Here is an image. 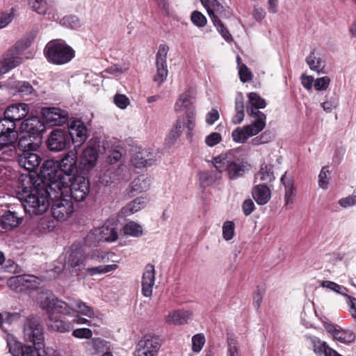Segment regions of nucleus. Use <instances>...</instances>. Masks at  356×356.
Instances as JSON below:
<instances>
[{"instance_id":"1","label":"nucleus","mask_w":356,"mask_h":356,"mask_svg":"<svg viewBox=\"0 0 356 356\" xmlns=\"http://www.w3.org/2000/svg\"><path fill=\"white\" fill-rule=\"evenodd\" d=\"M77 152H68L60 160L59 165L54 160L45 161L40 169V178L51 190H57L69 185L73 176L77 172Z\"/></svg>"},{"instance_id":"2","label":"nucleus","mask_w":356,"mask_h":356,"mask_svg":"<svg viewBox=\"0 0 356 356\" xmlns=\"http://www.w3.org/2000/svg\"><path fill=\"white\" fill-rule=\"evenodd\" d=\"M24 336L26 341L33 343L34 347L24 346L21 356H60L52 349L44 348V332L39 321L34 317L28 318L24 326Z\"/></svg>"},{"instance_id":"3","label":"nucleus","mask_w":356,"mask_h":356,"mask_svg":"<svg viewBox=\"0 0 356 356\" xmlns=\"http://www.w3.org/2000/svg\"><path fill=\"white\" fill-rule=\"evenodd\" d=\"M42 185L31 188L29 195L24 197V207L26 213L30 216H38L44 213L49 207V197L57 198V190H51L48 184L40 178Z\"/></svg>"},{"instance_id":"4","label":"nucleus","mask_w":356,"mask_h":356,"mask_svg":"<svg viewBox=\"0 0 356 356\" xmlns=\"http://www.w3.org/2000/svg\"><path fill=\"white\" fill-rule=\"evenodd\" d=\"M213 165L219 175L214 179L209 180V184H212L216 179H220V174L225 171L230 179H235L243 176L245 172V165L240 161H232L227 155H220L213 159Z\"/></svg>"},{"instance_id":"5","label":"nucleus","mask_w":356,"mask_h":356,"mask_svg":"<svg viewBox=\"0 0 356 356\" xmlns=\"http://www.w3.org/2000/svg\"><path fill=\"white\" fill-rule=\"evenodd\" d=\"M44 53L47 60L56 65L65 64L74 57V51L70 46L60 42H49Z\"/></svg>"},{"instance_id":"6","label":"nucleus","mask_w":356,"mask_h":356,"mask_svg":"<svg viewBox=\"0 0 356 356\" xmlns=\"http://www.w3.org/2000/svg\"><path fill=\"white\" fill-rule=\"evenodd\" d=\"M58 197L63 196L65 193L70 191L71 197L76 202L83 201L90 192V183L88 179L81 175L73 176L69 185L58 189Z\"/></svg>"},{"instance_id":"7","label":"nucleus","mask_w":356,"mask_h":356,"mask_svg":"<svg viewBox=\"0 0 356 356\" xmlns=\"http://www.w3.org/2000/svg\"><path fill=\"white\" fill-rule=\"evenodd\" d=\"M258 115L259 118L254 119L251 124L237 127L232 131V137L234 142L243 144L248 138L257 135L265 128L264 116L261 113Z\"/></svg>"},{"instance_id":"8","label":"nucleus","mask_w":356,"mask_h":356,"mask_svg":"<svg viewBox=\"0 0 356 356\" xmlns=\"http://www.w3.org/2000/svg\"><path fill=\"white\" fill-rule=\"evenodd\" d=\"M30 45L27 40L18 41L6 53L3 60L0 62V74H5L22 63V59L19 56Z\"/></svg>"},{"instance_id":"9","label":"nucleus","mask_w":356,"mask_h":356,"mask_svg":"<svg viewBox=\"0 0 356 356\" xmlns=\"http://www.w3.org/2000/svg\"><path fill=\"white\" fill-rule=\"evenodd\" d=\"M161 346V339L158 337L146 335L137 343L134 356H156Z\"/></svg>"},{"instance_id":"10","label":"nucleus","mask_w":356,"mask_h":356,"mask_svg":"<svg viewBox=\"0 0 356 356\" xmlns=\"http://www.w3.org/2000/svg\"><path fill=\"white\" fill-rule=\"evenodd\" d=\"M52 204L51 213L53 217L58 221H65L68 219L74 212V204L70 198L63 196L54 198Z\"/></svg>"},{"instance_id":"11","label":"nucleus","mask_w":356,"mask_h":356,"mask_svg":"<svg viewBox=\"0 0 356 356\" xmlns=\"http://www.w3.org/2000/svg\"><path fill=\"white\" fill-rule=\"evenodd\" d=\"M169 51V47L166 44H161L156 55V73L154 76V81L158 85H161L168 74L167 66V56Z\"/></svg>"},{"instance_id":"12","label":"nucleus","mask_w":356,"mask_h":356,"mask_svg":"<svg viewBox=\"0 0 356 356\" xmlns=\"http://www.w3.org/2000/svg\"><path fill=\"white\" fill-rule=\"evenodd\" d=\"M47 146L51 151H61L70 144V137L67 131L60 129L53 130L48 139Z\"/></svg>"},{"instance_id":"13","label":"nucleus","mask_w":356,"mask_h":356,"mask_svg":"<svg viewBox=\"0 0 356 356\" xmlns=\"http://www.w3.org/2000/svg\"><path fill=\"white\" fill-rule=\"evenodd\" d=\"M41 306L42 309L47 311V314H49V313L68 314H70L69 309H72L69 300L68 302H65L56 298L53 296H46L41 301Z\"/></svg>"},{"instance_id":"14","label":"nucleus","mask_w":356,"mask_h":356,"mask_svg":"<svg viewBox=\"0 0 356 356\" xmlns=\"http://www.w3.org/2000/svg\"><path fill=\"white\" fill-rule=\"evenodd\" d=\"M8 286L13 291L22 292L36 287V278L30 275H22L10 277Z\"/></svg>"},{"instance_id":"15","label":"nucleus","mask_w":356,"mask_h":356,"mask_svg":"<svg viewBox=\"0 0 356 356\" xmlns=\"http://www.w3.org/2000/svg\"><path fill=\"white\" fill-rule=\"evenodd\" d=\"M248 97V103L250 105L247 107L248 115L251 118L258 119V114L261 113L264 116V122H266V115L259 111L260 108H264L266 106V100L254 92H250Z\"/></svg>"},{"instance_id":"16","label":"nucleus","mask_w":356,"mask_h":356,"mask_svg":"<svg viewBox=\"0 0 356 356\" xmlns=\"http://www.w3.org/2000/svg\"><path fill=\"white\" fill-rule=\"evenodd\" d=\"M68 134L75 147H80L87 139V129L80 120L71 123Z\"/></svg>"},{"instance_id":"17","label":"nucleus","mask_w":356,"mask_h":356,"mask_svg":"<svg viewBox=\"0 0 356 356\" xmlns=\"http://www.w3.org/2000/svg\"><path fill=\"white\" fill-rule=\"evenodd\" d=\"M43 117L47 123L51 126H60L68 119L67 113L58 108H50L43 111Z\"/></svg>"},{"instance_id":"18","label":"nucleus","mask_w":356,"mask_h":356,"mask_svg":"<svg viewBox=\"0 0 356 356\" xmlns=\"http://www.w3.org/2000/svg\"><path fill=\"white\" fill-rule=\"evenodd\" d=\"M34 151H25L19 155L18 162L20 166L28 171L35 170L41 163V157Z\"/></svg>"},{"instance_id":"19","label":"nucleus","mask_w":356,"mask_h":356,"mask_svg":"<svg viewBox=\"0 0 356 356\" xmlns=\"http://www.w3.org/2000/svg\"><path fill=\"white\" fill-rule=\"evenodd\" d=\"M29 107L27 104L19 103L8 106L4 112V118L15 123L27 115Z\"/></svg>"},{"instance_id":"20","label":"nucleus","mask_w":356,"mask_h":356,"mask_svg":"<svg viewBox=\"0 0 356 356\" xmlns=\"http://www.w3.org/2000/svg\"><path fill=\"white\" fill-rule=\"evenodd\" d=\"M155 281V270L152 264H147L142 277V293L145 297H150L152 294L153 286Z\"/></svg>"},{"instance_id":"21","label":"nucleus","mask_w":356,"mask_h":356,"mask_svg":"<svg viewBox=\"0 0 356 356\" xmlns=\"http://www.w3.org/2000/svg\"><path fill=\"white\" fill-rule=\"evenodd\" d=\"M99 154L96 148L89 147L84 149L81 156L80 165L83 171H90L97 164Z\"/></svg>"},{"instance_id":"22","label":"nucleus","mask_w":356,"mask_h":356,"mask_svg":"<svg viewBox=\"0 0 356 356\" xmlns=\"http://www.w3.org/2000/svg\"><path fill=\"white\" fill-rule=\"evenodd\" d=\"M16 140L17 136L14 135L8 136L7 139L0 140V160H10L15 156Z\"/></svg>"},{"instance_id":"23","label":"nucleus","mask_w":356,"mask_h":356,"mask_svg":"<svg viewBox=\"0 0 356 356\" xmlns=\"http://www.w3.org/2000/svg\"><path fill=\"white\" fill-rule=\"evenodd\" d=\"M20 129L22 133L31 135L35 138L44 130V126L38 118L33 117L22 122Z\"/></svg>"},{"instance_id":"24","label":"nucleus","mask_w":356,"mask_h":356,"mask_svg":"<svg viewBox=\"0 0 356 356\" xmlns=\"http://www.w3.org/2000/svg\"><path fill=\"white\" fill-rule=\"evenodd\" d=\"M281 182L284 186V205H291L294 202L296 197V188L293 184V179L286 172L282 177Z\"/></svg>"},{"instance_id":"25","label":"nucleus","mask_w":356,"mask_h":356,"mask_svg":"<svg viewBox=\"0 0 356 356\" xmlns=\"http://www.w3.org/2000/svg\"><path fill=\"white\" fill-rule=\"evenodd\" d=\"M195 111L193 108H188L184 117L179 118L173 127V129L179 132L181 134L185 127L189 131L192 130L195 127Z\"/></svg>"},{"instance_id":"26","label":"nucleus","mask_w":356,"mask_h":356,"mask_svg":"<svg viewBox=\"0 0 356 356\" xmlns=\"http://www.w3.org/2000/svg\"><path fill=\"white\" fill-rule=\"evenodd\" d=\"M47 326L49 329L60 332H69L72 328L70 322L63 321L56 314L51 313L48 314Z\"/></svg>"},{"instance_id":"27","label":"nucleus","mask_w":356,"mask_h":356,"mask_svg":"<svg viewBox=\"0 0 356 356\" xmlns=\"http://www.w3.org/2000/svg\"><path fill=\"white\" fill-rule=\"evenodd\" d=\"M252 197L259 205L266 204L270 199L271 192L266 184H257L253 187Z\"/></svg>"},{"instance_id":"28","label":"nucleus","mask_w":356,"mask_h":356,"mask_svg":"<svg viewBox=\"0 0 356 356\" xmlns=\"http://www.w3.org/2000/svg\"><path fill=\"white\" fill-rule=\"evenodd\" d=\"M154 161V155L146 150L137 152L131 159V162L137 168L149 166L152 165Z\"/></svg>"},{"instance_id":"29","label":"nucleus","mask_w":356,"mask_h":356,"mask_svg":"<svg viewBox=\"0 0 356 356\" xmlns=\"http://www.w3.org/2000/svg\"><path fill=\"white\" fill-rule=\"evenodd\" d=\"M68 300L70 301L72 309H73L74 312L81 314L83 316H86L88 318H92L96 317L95 312L93 308L88 305L86 302H83L81 300H76L72 298H69Z\"/></svg>"},{"instance_id":"30","label":"nucleus","mask_w":356,"mask_h":356,"mask_svg":"<svg viewBox=\"0 0 356 356\" xmlns=\"http://www.w3.org/2000/svg\"><path fill=\"white\" fill-rule=\"evenodd\" d=\"M22 222V218L16 212L7 211L0 218V225L5 229H12Z\"/></svg>"},{"instance_id":"31","label":"nucleus","mask_w":356,"mask_h":356,"mask_svg":"<svg viewBox=\"0 0 356 356\" xmlns=\"http://www.w3.org/2000/svg\"><path fill=\"white\" fill-rule=\"evenodd\" d=\"M191 315L192 313L189 311H173L165 317V321L168 324L181 325L186 323Z\"/></svg>"},{"instance_id":"32","label":"nucleus","mask_w":356,"mask_h":356,"mask_svg":"<svg viewBox=\"0 0 356 356\" xmlns=\"http://www.w3.org/2000/svg\"><path fill=\"white\" fill-rule=\"evenodd\" d=\"M37 138L33 136L22 133L18 142L19 149L24 152L25 151H35L39 147V143L35 141Z\"/></svg>"},{"instance_id":"33","label":"nucleus","mask_w":356,"mask_h":356,"mask_svg":"<svg viewBox=\"0 0 356 356\" xmlns=\"http://www.w3.org/2000/svg\"><path fill=\"white\" fill-rule=\"evenodd\" d=\"M97 229L100 232V238L102 241L113 242L118 238L117 229L113 224L106 223L102 227Z\"/></svg>"},{"instance_id":"34","label":"nucleus","mask_w":356,"mask_h":356,"mask_svg":"<svg viewBox=\"0 0 356 356\" xmlns=\"http://www.w3.org/2000/svg\"><path fill=\"white\" fill-rule=\"evenodd\" d=\"M202 4L207 9L208 15L212 21L218 19V17L216 13L221 15L223 7L217 0H201Z\"/></svg>"},{"instance_id":"35","label":"nucleus","mask_w":356,"mask_h":356,"mask_svg":"<svg viewBox=\"0 0 356 356\" xmlns=\"http://www.w3.org/2000/svg\"><path fill=\"white\" fill-rule=\"evenodd\" d=\"M68 264L76 270L86 266V257L81 250H73L70 254Z\"/></svg>"},{"instance_id":"36","label":"nucleus","mask_w":356,"mask_h":356,"mask_svg":"<svg viewBox=\"0 0 356 356\" xmlns=\"http://www.w3.org/2000/svg\"><path fill=\"white\" fill-rule=\"evenodd\" d=\"M275 179L273 171V165L270 164H262L259 171L255 177V181H264L270 183Z\"/></svg>"},{"instance_id":"37","label":"nucleus","mask_w":356,"mask_h":356,"mask_svg":"<svg viewBox=\"0 0 356 356\" xmlns=\"http://www.w3.org/2000/svg\"><path fill=\"white\" fill-rule=\"evenodd\" d=\"M15 123L8 120L5 118L0 120V140L7 139L9 135L17 136V133L15 131Z\"/></svg>"},{"instance_id":"38","label":"nucleus","mask_w":356,"mask_h":356,"mask_svg":"<svg viewBox=\"0 0 356 356\" xmlns=\"http://www.w3.org/2000/svg\"><path fill=\"white\" fill-rule=\"evenodd\" d=\"M149 188V181L147 177L140 175L134 179L131 184V191L140 193L147 191Z\"/></svg>"},{"instance_id":"39","label":"nucleus","mask_w":356,"mask_h":356,"mask_svg":"<svg viewBox=\"0 0 356 356\" xmlns=\"http://www.w3.org/2000/svg\"><path fill=\"white\" fill-rule=\"evenodd\" d=\"M145 204V198L143 197H138L134 200L132 202L129 203L126 207H124L122 212L127 216L133 214L138 211H140Z\"/></svg>"},{"instance_id":"40","label":"nucleus","mask_w":356,"mask_h":356,"mask_svg":"<svg viewBox=\"0 0 356 356\" xmlns=\"http://www.w3.org/2000/svg\"><path fill=\"white\" fill-rule=\"evenodd\" d=\"M314 350L318 356H342L336 350L330 348L325 342L318 341L314 343Z\"/></svg>"},{"instance_id":"41","label":"nucleus","mask_w":356,"mask_h":356,"mask_svg":"<svg viewBox=\"0 0 356 356\" xmlns=\"http://www.w3.org/2000/svg\"><path fill=\"white\" fill-rule=\"evenodd\" d=\"M106 345V341L99 338L92 339L90 341L86 343V348L87 351L90 354H97L104 350V348Z\"/></svg>"},{"instance_id":"42","label":"nucleus","mask_w":356,"mask_h":356,"mask_svg":"<svg viewBox=\"0 0 356 356\" xmlns=\"http://www.w3.org/2000/svg\"><path fill=\"white\" fill-rule=\"evenodd\" d=\"M307 63L310 69L318 73L322 72L325 67V61L319 56H316L314 52H312L307 58Z\"/></svg>"},{"instance_id":"43","label":"nucleus","mask_w":356,"mask_h":356,"mask_svg":"<svg viewBox=\"0 0 356 356\" xmlns=\"http://www.w3.org/2000/svg\"><path fill=\"white\" fill-rule=\"evenodd\" d=\"M193 97L189 92H186L180 95L179 99L175 104V110L181 111L184 108H188L193 102Z\"/></svg>"},{"instance_id":"44","label":"nucleus","mask_w":356,"mask_h":356,"mask_svg":"<svg viewBox=\"0 0 356 356\" xmlns=\"http://www.w3.org/2000/svg\"><path fill=\"white\" fill-rule=\"evenodd\" d=\"M124 234L134 237H139L143 234L142 227L133 221L127 222L123 227Z\"/></svg>"},{"instance_id":"45","label":"nucleus","mask_w":356,"mask_h":356,"mask_svg":"<svg viewBox=\"0 0 356 356\" xmlns=\"http://www.w3.org/2000/svg\"><path fill=\"white\" fill-rule=\"evenodd\" d=\"M118 268L117 264L102 265L97 267L88 268L87 273L90 275H95L97 274H105L109 272L114 271Z\"/></svg>"},{"instance_id":"46","label":"nucleus","mask_w":356,"mask_h":356,"mask_svg":"<svg viewBox=\"0 0 356 356\" xmlns=\"http://www.w3.org/2000/svg\"><path fill=\"white\" fill-rule=\"evenodd\" d=\"M334 339L341 343H349L355 341V335L350 330L339 329Z\"/></svg>"},{"instance_id":"47","label":"nucleus","mask_w":356,"mask_h":356,"mask_svg":"<svg viewBox=\"0 0 356 356\" xmlns=\"http://www.w3.org/2000/svg\"><path fill=\"white\" fill-rule=\"evenodd\" d=\"M99 232L97 228L92 229L86 236L85 242L87 245L92 246L96 245L100 241H102L100 238Z\"/></svg>"},{"instance_id":"48","label":"nucleus","mask_w":356,"mask_h":356,"mask_svg":"<svg viewBox=\"0 0 356 356\" xmlns=\"http://www.w3.org/2000/svg\"><path fill=\"white\" fill-rule=\"evenodd\" d=\"M235 225L232 221H226L222 225V236L224 239L229 241L234 236Z\"/></svg>"},{"instance_id":"49","label":"nucleus","mask_w":356,"mask_h":356,"mask_svg":"<svg viewBox=\"0 0 356 356\" xmlns=\"http://www.w3.org/2000/svg\"><path fill=\"white\" fill-rule=\"evenodd\" d=\"M218 31L227 42H232L233 38L228 29L224 26L222 22L218 19L212 21Z\"/></svg>"},{"instance_id":"50","label":"nucleus","mask_w":356,"mask_h":356,"mask_svg":"<svg viewBox=\"0 0 356 356\" xmlns=\"http://www.w3.org/2000/svg\"><path fill=\"white\" fill-rule=\"evenodd\" d=\"M205 343V337L202 334H197L192 338V349L193 352L199 353Z\"/></svg>"},{"instance_id":"51","label":"nucleus","mask_w":356,"mask_h":356,"mask_svg":"<svg viewBox=\"0 0 356 356\" xmlns=\"http://www.w3.org/2000/svg\"><path fill=\"white\" fill-rule=\"evenodd\" d=\"M29 3L31 5L33 9L39 14L44 15L46 13L47 10V4L44 0H33L30 1Z\"/></svg>"},{"instance_id":"52","label":"nucleus","mask_w":356,"mask_h":356,"mask_svg":"<svg viewBox=\"0 0 356 356\" xmlns=\"http://www.w3.org/2000/svg\"><path fill=\"white\" fill-rule=\"evenodd\" d=\"M330 83V79L328 76L318 78L314 81V86L316 90H325Z\"/></svg>"},{"instance_id":"53","label":"nucleus","mask_w":356,"mask_h":356,"mask_svg":"<svg viewBox=\"0 0 356 356\" xmlns=\"http://www.w3.org/2000/svg\"><path fill=\"white\" fill-rule=\"evenodd\" d=\"M191 21L199 27H203L207 24L206 17L199 11H194L192 13Z\"/></svg>"},{"instance_id":"54","label":"nucleus","mask_w":356,"mask_h":356,"mask_svg":"<svg viewBox=\"0 0 356 356\" xmlns=\"http://www.w3.org/2000/svg\"><path fill=\"white\" fill-rule=\"evenodd\" d=\"M328 175L329 170L326 167H323L318 175V184L319 186L323 189L327 188L329 181H328Z\"/></svg>"},{"instance_id":"55","label":"nucleus","mask_w":356,"mask_h":356,"mask_svg":"<svg viewBox=\"0 0 356 356\" xmlns=\"http://www.w3.org/2000/svg\"><path fill=\"white\" fill-rule=\"evenodd\" d=\"M72 335L79 339H90L92 335V332L89 328H78L72 332Z\"/></svg>"},{"instance_id":"56","label":"nucleus","mask_w":356,"mask_h":356,"mask_svg":"<svg viewBox=\"0 0 356 356\" xmlns=\"http://www.w3.org/2000/svg\"><path fill=\"white\" fill-rule=\"evenodd\" d=\"M239 76L242 82L245 83L252 79V74L245 65H241L239 67Z\"/></svg>"},{"instance_id":"57","label":"nucleus","mask_w":356,"mask_h":356,"mask_svg":"<svg viewBox=\"0 0 356 356\" xmlns=\"http://www.w3.org/2000/svg\"><path fill=\"white\" fill-rule=\"evenodd\" d=\"M222 140V136L219 133L213 132L205 138L206 144L209 147H213L218 144Z\"/></svg>"},{"instance_id":"58","label":"nucleus","mask_w":356,"mask_h":356,"mask_svg":"<svg viewBox=\"0 0 356 356\" xmlns=\"http://www.w3.org/2000/svg\"><path fill=\"white\" fill-rule=\"evenodd\" d=\"M114 102L119 108L124 109L129 104V99L124 95L118 94L114 97Z\"/></svg>"},{"instance_id":"59","label":"nucleus","mask_w":356,"mask_h":356,"mask_svg":"<svg viewBox=\"0 0 356 356\" xmlns=\"http://www.w3.org/2000/svg\"><path fill=\"white\" fill-rule=\"evenodd\" d=\"M16 88L18 92L23 95H30L33 91L32 86L27 82H19Z\"/></svg>"},{"instance_id":"60","label":"nucleus","mask_w":356,"mask_h":356,"mask_svg":"<svg viewBox=\"0 0 356 356\" xmlns=\"http://www.w3.org/2000/svg\"><path fill=\"white\" fill-rule=\"evenodd\" d=\"M321 286L324 288H327L333 291H335L336 293H339L342 296H343V294H345L344 293L341 291V290L343 287L334 282H331L329 280H325V281L322 282Z\"/></svg>"},{"instance_id":"61","label":"nucleus","mask_w":356,"mask_h":356,"mask_svg":"<svg viewBox=\"0 0 356 356\" xmlns=\"http://www.w3.org/2000/svg\"><path fill=\"white\" fill-rule=\"evenodd\" d=\"M339 204L343 207H348L356 204V195L353 194L339 200Z\"/></svg>"},{"instance_id":"62","label":"nucleus","mask_w":356,"mask_h":356,"mask_svg":"<svg viewBox=\"0 0 356 356\" xmlns=\"http://www.w3.org/2000/svg\"><path fill=\"white\" fill-rule=\"evenodd\" d=\"M343 296L347 299V303L350 307L351 316L356 319V298L348 294H343Z\"/></svg>"},{"instance_id":"63","label":"nucleus","mask_w":356,"mask_h":356,"mask_svg":"<svg viewBox=\"0 0 356 356\" xmlns=\"http://www.w3.org/2000/svg\"><path fill=\"white\" fill-rule=\"evenodd\" d=\"M254 209V204L250 199L245 200L242 204L243 212L245 216L251 214Z\"/></svg>"},{"instance_id":"64","label":"nucleus","mask_w":356,"mask_h":356,"mask_svg":"<svg viewBox=\"0 0 356 356\" xmlns=\"http://www.w3.org/2000/svg\"><path fill=\"white\" fill-rule=\"evenodd\" d=\"M219 119V113L218 111L213 108L210 112H209L207 115L206 122L209 124H213L215 122H216Z\"/></svg>"}]
</instances>
